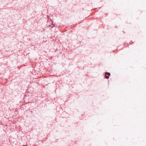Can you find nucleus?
<instances>
[{
    "mask_svg": "<svg viewBox=\"0 0 146 146\" xmlns=\"http://www.w3.org/2000/svg\"><path fill=\"white\" fill-rule=\"evenodd\" d=\"M23 146H27V145H23Z\"/></svg>",
    "mask_w": 146,
    "mask_h": 146,
    "instance_id": "2",
    "label": "nucleus"
},
{
    "mask_svg": "<svg viewBox=\"0 0 146 146\" xmlns=\"http://www.w3.org/2000/svg\"><path fill=\"white\" fill-rule=\"evenodd\" d=\"M110 75V74L109 73L106 72L105 74V77L107 79H108L109 78V76Z\"/></svg>",
    "mask_w": 146,
    "mask_h": 146,
    "instance_id": "1",
    "label": "nucleus"
}]
</instances>
